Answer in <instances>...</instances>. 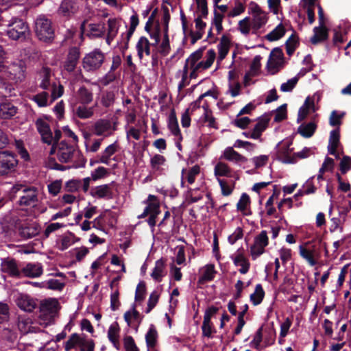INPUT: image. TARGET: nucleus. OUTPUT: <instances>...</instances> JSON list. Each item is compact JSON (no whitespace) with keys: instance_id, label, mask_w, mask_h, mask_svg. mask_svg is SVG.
<instances>
[{"instance_id":"obj_1","label":"nucleus","mask_w":351,"mask_h":351,"mask_svg":"<svg viewBox=\"0 0 351 351\" xmlns=\"http://www.w3.org/2000/svg\"><path fill=\"white\" fill-rule=\"evenodd\" d=\"M204 49H199L192 53L186 60L184 66L190 71V78H197L199 73L209 69L216 58L214 49H208L203 56Z\"/></svg>"},{"instance_id":"obj_2","label":"nucleus","mask_w":351,"mask_h":351,"mask_svg":"<svg viewBox=\"0 0 351 351\" xmlns=\"http://www.w3.org/2000/svg\"><path fill=\"white\" fill-rule=\"evenodd\" d=\"M59 302L55 298H49L43 300L40 304V325L46 327L52 322L58 311Z\"/></svg>"},{"instance_id":"obj_3","label":"nucleus","mask_w":351,"mask_h":351,"mask_svg":"<svg viewBox=\"0 0 351 351\" xmlns=\"http://www.w3.org/2000/svg\"><path fill=\"white\" fill-rule=\"evenodd\" d=\"M95 342L93 339L86 338L77 333L71 334L64 343L65 351L80 348V351H95Z\"/></svg>"},{"instance_id":"obj_4","label":"nucleus","mask_w":351,"mask_h":351,"mask_svg":"<svg viewBox=\"0 0 351 351\" xmlns=\"http://www.w3.org/2000/svg\"><path fill=\"white\" fill-rule=\"evenodd\" d=\"M6 26L8 27L7 35L12 40H24L29 34L28 25L19 18H12Z\"/></svg>"},{"instance_id":"obj_5","label":"nucleus","mask_w":351,"mask_h":351,"mask_svg":"<svg viewBox=\"0 0 351 351\" xmlns=\"http://www.w3.org/2000/svg\"><path fill=\"white\" fill-rule=\"evenodd\" d=\"M35 32L40 40L51 41L54 37V29L51 20L44 15L39 16L35 21Z\"/></svg>"},{"instance_id":"obj_6","label":"nucleus","mask_w":351,"mask_h":351,"mask_svg":"<svg viewBox=\"0 0 351 351\" xmlns=\"http://www.w3.org/2000/svg\"><path fill=\"white\" fill-rule=\"evenodd\" d=\"M105 54L99 49H95L86 54L82 60V66L84 70L88 72L97 71L103 64Z\"/></svg>"},{"instance_id":"obj_7","label":"nucleus","mask_w":351,"mask_h":351,"mask_svg":"<svg viewBox=\"0 0 351 351\" xmlns=\"http://www.w3.org/2000/svg\"><path fill=\"white\" fill-rule=\"evenodd\" d=\"M3 77L15 83L21 82L25 78V68L21 62H14L10 65H4V69L1 71Z\"/></svg>"},{"instance_id":"obj_8","label":"nucleus","mask_w":351,"mask_h":351,"mask_svg":"<svg viewBox=\"0 0 351 351\" xmlns=\"http://www.w3.org/2000/svg\"><path fill=\"white\" fill-rule=\"evenodd\" d=\"M116 130L115 123L106 119H100L92 125V132L99 136L108 137L111 136Z\"/></svg>"},{"instance_id":"obj_9","label":"nucleus","mask_w":351,"mask_h":351,"mask_svg":"<svg viewBox=\"0 0 351 351\" xmlns=\"http://www.w3.org/2000/svg\"><path fill=\"white\" fill-rule=\"evenodd\" d=\"M252 28L254 32L263 27L268 21V13L262 10L257 4H253L251 8Z\"/></svg>"},{"instance_id":"obj_10","label":"nucleus","mask_w":351,"mask_h":351,"mask_svg":"<svg viewBox=\"0 0 351 351\" xmlns=\"http://www.w3.org/2000/svg\"><path fill=\"white\" fill-rule=\"evenodd\" d=\"M18 160L10 152H0V176H5L14 171Z\"/></svg>"},{"instance_id":"obj_11","label":"nucleus","mask_w":351,"mask_h":351,"mask_svg":"<svg viewBox=\"0 0 351 351\" xmlns=\"http://www.w3.org/2000/svg\"><path fill=\"white\" fill-rule=\"evenodd\" d=\"M43 325H40V320L34 321L31 317L20 316L18 319V328L22 334L36 333L42 330Z\"/></svg>"},{"instance_id":"obj_12","label":"nucleus","mask_w":351,"mask_h":351,"mask_svg":"<svg viewBox=\"0 0 351 351\" xmlns=\"http://www.w3.org/2000/svg\"><path fill=\"white\" fill-rule=\"evenodd\" d=\"M80 29L82 34L90 38H101L105 33V26L104 23H88L87 21H84L81 24Z\"/></svg>"},{"instance_id":"obj_13","label":"nucleus","mask_w":351,"mask_h":351,"mask_svg":"<svg viewBox=\"0 0 351 351\" xmlns=\"http://www.w3.org/2000/svg\"><path fill=\"white\" fill-rule=\"evenodd\" d=\"M284 63V54L282 50L280 48L274 49L269 56L267 62V69L272 74L276 73L280 68L282 67Z\"/></svg>"},{"instance_id":"obj_14","label":"nucleus","mask_w":351,"mask_h":351,"mask_svg":"<svg viewBox=\"0 0 351 351\" xmlns=\"http://www.w3.org/2000/svg\"><path fill=\"white\" fill-rule=\"evenodd\" d=\"M93 101V93L90 89L85 86H81L74 92L70 99V104H89Z\"/></svg>"},{"instance_id":"obj_15","label":"nucleus","mask_w":351,"mask_h":351,"mask_svg":"<svg viewBox=\"0 0 351 351\" xmlns=\"http://www.w3.org/2000/svg\"><path fill=\"white\" fill-rule=\"evenodd\" d=\"M57 156L61 162L72 161L74 156L78 152L72 145H69L64 141L56 145Z\"/></svg>"},{"instance_id":"obj_16","label":"nucleus","mask_w":351,"mask_h":351,"mask_svg":"<svg viewBox=\"0 0 351 351\" xmlns=\"http://www.w3.org/2000/svg\"><path fill=\"white\" fill-rule=\"evenodd\" d=\"M268 245V237L265 230L261 232L255 239L254 244L250 247V253L254 259L265 252V247Z\"/></svg>"},{"instance_id":"obj_17","label":"nucleus","mask_w":351,"mask_h":351,"mask_svg":"<svg viewBox=\"0 0 351 351\" xmlns=\"http://www.w3.org/2000/svg\"><path fill=\"white\" fill-rule=\"evenodd\" d=\"M38 191L35 187H27L20 196L19 204L20 206L27 207H34L38 202Z\"/></svg>"},{"instance_id":"obj_18","label":"nucleus","mask_w":351,"mask_h":351,"mask_svg":"<svg viewBox=\"0 0 351 351\" xmlns=\"http://www.w3.org/2000/svg\"><path fill=\"white\" fill-rule=\"evenodd\" d=\"M36 129L41 136L43 143L51 145L53 143V134L49 124V121L45 119L39 118L36 122Z\"/></svg>"},{"instance_id":"obj_19","label":"nucleus","mask_w":351,"mask_h":351,"mask_svg":"<svg viewBox=\"0 0 351 351\" xmlns=\"http://www.w3.org/2000/svg\"><path fill=\"white\" fill-rule=\"evenodd\" d=\"M70 105L72 108L73 115L80 119H88L94 116V106H88V104H85Z\"/></svg>"},{"instance_id":"obj_20","label":"nucleus","mask_w":351,"mask_h":351,"mask_svg":"<svg viewBox=\"0 0 351 351\" xmlns=\"http://www.w3.org/2000/svg\"><path fill=\"white\" fill-rule=\"evenodd\" d=\"M79 8L80 5L77 1L64 0L60 3L58 14L63 17L69 18L77 12Z\"/></svg>"},{"instance_id":"obj_21","label":"nucleus","mask_w":351,"mask_h":351,"mask_svg":"<svg viewBox=\"0 0 351 351\" xmlns=\"http://www.w3.org/2000/svg\"><path fill=\"white\" fill-rule=\"evenodd\" d=\"M1 269L3 273H5L11 277L21 278V269L18 267L15 260L12 258L3 259L1 264Z\"/></svg>"},{"instance_id":"obj_22","label":"nucleus","mask_w":351,"mask_h":351,"mask_svg":"<svg viewBox=\"0 0 351 351\" xmlns=\"http://www.w3.org/2000/svg\"><path fill=\"white\" fill-rule=\"evenodd\" d=\"M21 276L35 278L40 276L43 272L41 263H28L21 268Z\"/></svg>"},{"instance_id":"obj_23","label":"nucleus","mask_w":351,"mask_h":351,"mask_svg":"<svg viewBox=\"0 0 351 351\" xmlns=\"http://www.w3.org/2000/svg\"><path fill=\"white\" fill-rule=\"evenodd\" d=\"M17 306L26 312L33 311L37 306L36 301L26 294H19L16 300Z\"/></svg>"},{"instance_id":"obj_24","label":"nucleus","mask_w":351,"mask_h":351,"mask_svg":"<svg viewBox=\"0 0 351 351\" xmlns=\"http://www.w3.org/2000/svg\"><path fill=\"white\" fill-rule=\"evenodd\" d=\"M39 232V226L36 222L25 223L19 228L20 235L25 239H31L36 236Z\"/></svg>"},{"instance_id":"obj_25","label":"nucleus","mask_w":351,"mask_h":351,"mask_svg":"<svg viewBox=\"0 0 351 351\" xmlns=\"http://www.w3.org/2000/svg\"><path fill=\"white\" fill-rule=\"evenodd\" d=\"M160 213V205L156 196L149 195L147 199V206L143 213L138 215V218H143L149 215H158Z\"/></svg>"},{"instance_id":"obj_26","label":"nucleus","mask_w":351,"mask_h":351,"mask_svg":"<svg viewBox=\"0 0 351 351\" xmlns=\"http://www.w3.org/2000/svg\"><path fill=\"white\" fill-rule=\"evenodd\" d=\"M198 283L204 284L214 279L216 271L213 264H208L199 269Z\"/></svg>"},{"instance_id":"obj_27","label":"nucleus","mask_w":351,"mask_h":351,"mask_svg":"<svg viewBox=\"0 0 351 351\" xmlns=\"http://www.w3.org/2000/svg\"><path fill=\"white\" fill-rule=\"evenodd\" d=\"M119 145L115 142L109 145L106 149L98 155L99 162L105 164L106 165H110L111 157L118 151Z\"/></svg>"},{"instance_id":"obj_28","label":"nucleus","mask_w":351,"mask_h":351,"mask_svg":"<svg viewBox=\"0 0 351 351\" xmlns=\"http://www.w3.org/2000/svg\"><path fill=\"white\" fill-rule=\"evenodd\" d=\"M107 25L106 42L108 45H110L118 34L120 25L119 21L114 18L109 19L107 21Z\"/></svg>"},{"instance_id":"obj_29","label":"nucleus","mask_w":351,"mask_h":351,"mask_svg":"<svg viewBox=\"0 0 351 351\" xmlns=\"http://www.w3.org/2000/svg\"><path fill=\"white\" fill-rule=\"evenodd\" d=\"M150 47H151V44H150L149 40L146 37L141 36L138 39L136 45V49L137 54H138V56L140 60H143L145 55L147 56L150 55V53H151Z\"/></svg>"},{"instance_id":"obj_30","label":"nucleus","mask_w":351,"mask_h":351,"mask_svg":"<svg viewBox=\"0 0 351 351\" xmlns=\"http://www.w3.org/2000/svg\"><path fill=\"white\" fill-rule=\"evenodd\" d=\"M231 46L230 39L226 36H223L217 45L218 49V57L217 62L220 63L228 55L230 48Z\"/></svg>"},{"instance_id":"obj_31","label":"nucleus","mask_w":351,"mask_h":351,"mask_svg":"<svg viewBox=\"0 0 351 351\" xmlns=\"http://www.w3.org/2000/svg\"><path fill=\"white\" fill-rule=\"evenodd\" d=\"M269 124L267 117L260 118L250 134V138L259 139L262 133L266 130Z\"/></svg>"},{"instance_id":"obj_32","label":"nucleus","mask_w":351,"mask_h":351,"mask_svg":"<svg viewBox=\"0 0 351 351\" xmlns=\"http://www.w3.org/2000/svg\"><path fill=\"white\" fill-rule=\"evenodd\" d=\"M313 36L311 38V43L313 45H317L322 42L328 39V30L326 25L319 27H315L313 28Z\"/></svg>"},{"instance_id":"obj_33","label":"nucleus","mask_w":351,"mask_h":351,"mask_svg":"<svg viewBox=\"0 0 351 351\" xmlns=\"http://www.w3.org/2000/svg\"><path fill=\"white\" fill-rule=\"evenodd\" d=\"M124 319L127 322L128 326L138 327L141 323L142 316L135 309V308H132L131 310L124 313Z\"/></svg>"},{"instance_id":"obj_34","label":"nucleus","mask_w":351,"mask_h":351,"mask_svg":"<svg viewBox=\"0 0 351 351\" xmlns=\"http://www.w3.org/2000/svg\"><path fill=\"white\" fill-rule=\"evenodd\" d=\"M79 58L80 53L78 50L76 48L71 49L64 63V69L69 72L73 71L77 64Z\"/></svg>"},{"instance_id":"obj_35","label":"nucleus","mask_w":351,"mask_h":351,"mask_svg":"<svg viewBox=\"0 0 351 351\" xmlns=\"http://www.w3.org/2000/svg\"><path fill=\"white\" fill-rule=\"evenodd\" d=\"M90 194L97 198L111 197L112 189L110 184H102L92 188Z\"/></svg>"},{"instance_id":"obj_36","label":"nucleus","mask_w":351,"mask_h":351,"mask_svg":"<svg viewBox=\"0 0 351 351\" xmlns=\"http://www.w3.org/2000/svg\"><path fill=\"white\" fill-rule=\"evenodd\" d=\"M289 29L292 30L293 32L288 39H287V53L291 56L299 46L300 43L299 38L295 32L291 27L288 29V23H287V32Z\"/></svg>"},{"instance_id":"obj_37","label":"nucleus","mask_w":351,"mask_h":351,"mask_svg":"<svg viewBox=\"0 0 351 351\" xmlns=\"http://www.w3.org/2000/svg\"><path fill=\"white\" fill-rule=\"evenodd\" d=\"M317 125L314 121L303 123L298 128V132L304 138H311L317 130Z\"/></svg>"},{"instance_id":"obj_38","label":"nucleus","mask_w":351,"mask_h":351,"mask_svg":"<svg viewBox=\"0 0 351 351\" xmlns=\"http://www.w3.org/2000/svg\"><path fill=\"white\" fill-rule=\"evenodd\" d=\"M214 175L217 180L221 177H232V169L223 162H218L214 168Z\"/></svg>"},{"instance_id":"obj_39","label":"nucleus","mask_w":351,"mask_h":351,"mask_svg":"<svg viewBox=\"0 0 351 351\" xmlns=\"http://www.w3.org/2000/svg\"><path fill=\"white\" fill-rule=\"evenodd\" d=\"M168 128L169 130L171 131V134L176 137V139L178 142L181 141L182 139L180 130L178 126V123L177 121V119L173 114H171L169 117L168 121ZM179 148L180 147V145L179 143H178L177 145Z\"/></svg>"},{"instance_id":"obj_40","label":"nucleus","mask_w":351,"mask_h":351,"mask_svg":"<svg viewBox=\"0 0 351 351\" xmlns=\"http://www.w3.org/2000/svg\"><path fill=\"white\" fill-rule=\"evenodd\" d=\"M17 108L10 102L0 104V117L1 119H10L16 114Z\"/></svg>"},{"instance_id":"obj_41","label":"nucleus","mask_w":351,"mask_h":351,"mask_svg":"<svg viewBox=\"0 0 351 351\" xmlns=\"http://www.w3.org/2000/svg\"><path fill=\"white\" fill-rule=\"evenodd\" d=\"M119 332H120V328L117 322H114L113 324H112L110 326L108 330V337L110 341L117 349L119 347Z\"/></svg>"},{"instance_id":"obj_42","label":"nucleus","mask_w":351,"mask_h":351,"mask_svg":"<svg viewBox=\"0 0 351 351\" xmlns=\"http://www.w3.org/2000/svg\"><path fill=\"white\" fill-rule=\"evenodd\" d=\"M75 243V235L71 232L63 234L57 241V245L60 250L64 251Z\"/></svg>"},{"instance_id":"obj_43","label":"nucleus","mask_w":351,"mask_h":351,"mask_svg":"<svg viewBox=\"0 0 351 351\" xmlns=\"http://www.w3.org/2000/svg\"><path fill=\"white\" fill-rule=\"evenodd\" d=\"M285 34V25L282 22L279 23L272 31L265 36L269 41H276L281 38Z\"/></svg>"},{"instance_id":"obj_44","label":"nucleus","mask_w":351,"mask_h":351,"mask_svg":"<svg viewBox=\"0 0 351 351\" xmlns=\"http://www.w3.org/2000/svg\"><path fill=\"white\" fill-rule=\"evenodd\" d=\"M289 145H287V163H295L298 159L306 158L309 156V148L304 147L301 152H297L291 155L289 152Z\"/></svg>"},{"instance_id":"obj_45","label":"nucleus","mask_w":351,"mask_h":351,"mask_svg":"<svg viewBox=\"0 0 351 351\" xmlns=\"http://www.w3.org/2000/svg\"><path fill=\"white\" fill-rule=\"evenodd\" d=\"M300 254L301 256L305 258L311 266H314L316 265L317 261H315L314 256H319V253L315 249L309 250L305 248L302 245H300Z\"/></svg>"},{"instance_id":"obj_46","label":"nucleus","mask_w":351,"mask_h":351,"mask_svg":"<svg viewBox=\"0 0 351 351\" xmlns=\"http://www.w3.org/2000/svg\"><path fill=\"white\" fill-rule=\"evenodd\" d=\"M51 76V70L49 68L43 67L39 72L40 80V87L43 89H47L50 86Z\"/></svg>"},{"instance_id":"obj_47","label":"nucleus","mask_w":351,"mask_h":351,"mask_svg":"<svg viewBox=\"0 0 351 351\" xmlns=\"http://www.w3.org/2000/svg\"><path fill=\"white\" fill-rule=\"evenodd\" d=\"M223 156L226 160L234 162H245L247 161L245 157L243 156L231 147H228L224 151Z\"/></svg>"},{"instance_id":"obj_48","label":"nucleus","mask_w":351,"mask_h":351,"mask_svg":"<svg viewBox=\"0 0 351 351\" xmlns=\"http://www.w3.org/2000/svg\"><path fill=\"white\" fill-rule=\"evenodd\" d=\"M165 275V263L162 260H158L155 263L151 276L156 281L160 282Z\"/></svg>"},{"instance_id":"obj_49","label":"nucleus","mask_w":351,"mask_h":351,"mask_svg":"<svg viewBox=\"0 0 351 351\" xmlns=\"http://www.w3.org/2000/svg\"><path fill=\"white\" fill-rule=\"evenodd\" d=\"M234 264L236 266L241 267L239 272L241 274H246L250 268V263L248 260L242 254H238L233 259Z\"/></svg>"},{"instance_id":"obj_50","label":"nucleus","mask_w":351,"mask_h":351,"mask_svg":"<svg viewBox=\"0 0 351 351\" xmlns=\"http://www.w3.org/2000/svg\"><path fill=\"white\" fill-rule=\"evenodd\" d=\"M189 72L190 71L187 69V68L184 66L183 69L182 70H179L176 76L177 77H180L181 80L180 81L178 88L179 90H181L184 87L188 86L190 83V77H189Z\"/></svg>"},{"instance_id":"obj_51","label":"nucleus","mask_w":351,"mask_h":351,"mask_svg":"<svg viewBox=\"0 0 351 351\" xmlns=\"http://www.w3.org/2000/svg\"><path fill=\"white\" fill-rule=\"evenodd\" d=\"M346 112L339 113L337 110H332L329 117V124L332 127L339 128L342 124V119L346 116Z\"/></svg>"},{"instance_id":"obj_52","label":"nucleus","mask_w":351,"mask_h":351,"mask_svg":"<svg viewBox=\"0 0 351 351\" xmlns=\"http://www.w3.org/2000/svg\"><path fill=\"white\" fill-rule=\"evenodd\" d=\"M314 178H315V176H312L309 179L307 180V181L306 182V183L304 185L305 190L303 192H302L300 191H298L294 196L296 199L298 197H301L304 194L308 195V194H312V193H315V191L317 190V187L313 184Z\"/></svg>"},{"instance_id":"obj_53","label":"nucleus","mask_w":351,"mask_h":351,"mask_svg":"<svg viewBox=\"0 0 351 351\" xmlns=\"http://www.w3.org/2000/svg\"><path fill=\"white\" fill-rule=\"evenodd\" d=\"M238 30L244 36L250 34L252 28L251 19L248 16L239 21Z\"/></svg>"},{"instance_id":"obj_54","label":"nucleus","mask_w":351,"mask_h":351,"mask_svg":"<svg viewBox=\"0 0 351 351\" xmlns=\"http://www.w3.org/2000/svg\"><path fill=\"white\" fill-rule=\"evenodd\" d=\"M199 171L200 168L197 165L192 167L187 172H184V171L182 170V179L185 177L188 182L191 184L195 182V178L199 175Z\"/></svg>"},{"instance_id":"obj_55","label":"nucleus","mask_w":351,"mask_h":351,"mask_svg":"<svg viewBox=\"0 0 351 351\" xmlns=\"http://www.w3.org/2000/svg\"><path fill=\"white\" fill-rule=\"evenodd\" d=\"M264 291L260 284L257 285L254 292L250 295V300L254 305L259 304L264 297Z\"/></svg>"},{"instance_id":"obj_56","label":"nucleus","mask_w":351,"mask_h":351,"mask_svg":"<svg viewBox=\"0 0 351 351\" xmlns=\"http://www.w3.org/2000/svg\"><path fill=\"white\" fill-rule=\"evenodd\" d=\"M13 86L0 78V97H8L13 95Z\"/></svg>"},{"instance_id":"obj_57","label":"nucleus","mask_w":351,"mask_h":351,"mask_svg":"<svg viewBox=\"0 0 351 351\" xmlns=\"http://www.w3.org/2000/svg\"><path fill=\"white\" fill-rule=\"evenodd\" d=\"M146 343L148 348L155 346L157 340V332L154 327L152 326L145 335Z\"/></svg>"},{"instance_id":"obj_58","label":"nucleus","mask_w":351,"mask_h":351,"mask_svg":"<svg viewBox=\"0 0 351 351\" xmlns=\"http://www.w3.org/2000/svg\"><path fill=\"white\" fill-rule=\"evenodd\" d=\"M241 85L238 82H230L228 83V88L226 94L230 95L232 97H236L241 95Z\"/></svg>"},{"instance_id":"obj_59","label":"nucleus","mask_w":351,"mask_h":351,"mask_svg":"<svg viewBox=\"0 0 351 351\" xmlns=\"http://www.w3.org/2000/svg\"><path fill=\"white\" fill-rule=\"evenodd\" d=\"M65 283L57 279H49L42 287L51 290L61 291L64 287Z\"/></svg>"},{"instance_id":"obj_60","label":"nucleus","mask_w":351,"mask_h":351,"mask_svg":"<svg viewBox=\"0 0 351 351\" xmlns=\"http://www.w3.org/2000/svg\"><path fill=\"white\" fill-rule=\"evenodd\" d=\"M48 93L42 92L32 97V99L34 101L39 107H45L48 105Z\"/></svg>"},{"instance_id":"obj_61","label":"nucleus","mask_w":351,"mask_h":351,"mask_svg":"<svg viewBox=\"0 0 351 351\" xmlns=\"http://www.w3.org/2000/svg\"><path fill=\"white\" fill-rule=\"evenodd\" d=\"M340 144V128H337L330 132L328 145L339 147Z\"/></svg>"},{"instance_id":"obj_62","label":"nucleus","mask_w":351,"mask_h":351,"mask_svg":"<svg viewBox=\"0 0 351 351\" xmlns=\"http://www.w3.org/2000/svg\"><path fill=\"white\" fill-rule=\"evenodd\" d=\"M159 299V293L156 291H154L149 295L147 307L145 308V312L149 313L157 304Z\"/></svg>"},{"instance_id":"obj_63","label":"nucleus","mask_w":351,"mask_h":351,"mask_svg":"<svg viewBox=\"0 0 351 351\" xmlns=\"http://www.w3.org/2000/svg\"><path fill=\"white\" fill-rule=\"evenodd\" d=\"M339 169L342 174H346L351 169V157L348 156H343L339 163Z\"/></svg>"},{"instance_id":"obj_64","label":"nucleus","mask_w":351,"mask_h":351,"mask_svg":"<svg viewBox=\"0 0 351 351\" xmlns=\"http://www.w3.org/2000/svg\"><path fill=\"white\" fill-rule=\"evenodd\" d=\"M123 346L125 351H139L134 339L131 336H126L124 337Z\"/></svg>"}]
</instances>
